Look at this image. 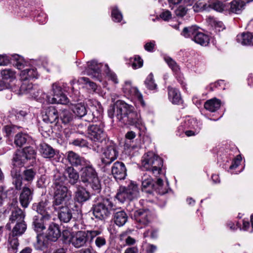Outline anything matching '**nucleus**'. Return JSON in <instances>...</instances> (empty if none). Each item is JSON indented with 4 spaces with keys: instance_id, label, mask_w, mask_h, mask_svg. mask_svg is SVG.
I'll return each mask as SVG.
<instances>
[{
    "instance_id": "nucleus-1",
    "label": "nucleus",
    "mask_w": 253,
    "mask_h": 253,
    "mask_svg": "<svg viewBox=\"0 0 253 253\" xmlns=\"http://www.w3.org/2000/svg\"><path fill=\"white\" fill-rule=\"evenodd\" d=\"M108 114L110 118L116 117L126 125L139 127L143 124L140 113L134 111V107L121 100H117L110 107Z\"/></svg>"
},
{
    "instance_id": "nucleus-2",
    "label": "nucleus",
    "mask_w": 253,
    "mask_h": 253,
    "mask_svg": "<svg viewBox=\"0 0 253 253\" xmlns=\"http://www.w3.org/2000/svg\"><path fill=\"white\" fill-rule=\"evenodd\" d=\"M64 177L59 174H56L54 176L52 206L55 210L58 209L59 206L65 205L71 197V192L67 187L64 185Z\"/></svg>"
},
{
    "instance_id": "nucleus-3",
    "label": "nucleus",
    "mask_w": 253,
    "mask_h": 253,
    "mask_svg": "<svg viewBox=\"0 0 253 253\" xmlns=\"http://www.w3.org/2000/svg\"><path fill=\"white\" fill-rule=\"evenodd\" d=\"M101 233L102 231L100 230H91L79 231L72 234L68 231L65 230L63 232V236L65 240L72 244L74 247L79 248L85 245L89 239L91 242Z\"/></svg>"
},
{
    "instance_id": "nucleus-4",
    "label": "nucleus",
    "mask_w": 253,
    "mask_h": 253,
    "mask_svg": "<svg viewBox=\"0 0 253 253\" xmlns=\"http://www.w3.org/2000/svg\"><path fill=\"white\" fill-rule=\"evenodd\" d=\"M52 88L53 92L52 97L43 93L42 90L38 88L37 85H36V89L35 91L36 94H31V96L38 100L43 102H45L47 103L66 104L68 102L69 100L67 97L63 93L61 86L58 84H53Z\"/></svg>"
},
{
    "instance_id": "nucleus-5",
    "label": "nucleus",
    "mask_w": 253,
    "mask_h": 253,
    "mask_svg": "<svg viewBox=\"0 0 253 253\" xmlns=\"http://www.w3.org/2000/svg\"><path fill=\"white\" fill-rule=\"evenodd\" d=\"M36 211L40 215L34 217L33 225L35 230L41 232L45 229L44 223L51 218L49 203L46 200L41 201L37 206Z\"/></svg>"
},
{
    "instance_id": "nucleus-6",
    "label": "nucleus",
    "mask_w": 253,
    "mask_h": 253,
    "mask_svg": "<svg viewBox=\"0 0 253 253\" xmlns=\"http://www.w3.org/2000/svg\"><path fill=\"white\" fill-rule=\"evenodd\" d=\"M83 167L84 168L82 169L81 176L82 181L86 186L89 185L94 191L99 192L101 184L95 169L90 164L89 161Z\"/></svg>"
},
{
    "instance_id": "nucleus-7",
    "label": "nucleus",
    "mask_w": 253,
    "mask_h": 253,
    "mask_svg": "<svg viewBox=\"0 0 253 253\" xmlns=\"http://www.w3.org/2000/svg\"><path fill=\"white\" fill-rule=\"evenodd\" d=\"M163 166V161L161 158L152 152L143 155L141 159V167L147 171L157 175L160 173Z\"/></svg>"
},
{
    "instance_id": "nucleus-8",
    "label": "nucleus",
    "mask_w": 253,
    "mask_h": 253,
    "mask_svg": "<svg viewBox=\"0 0 253 253\" xmlns=\"http://www.w3.org/2000/svg\"><path fill=\"white\" fill-rule=\"evenodd\" d=\"M182 35L185 38H191L195 42L203 46H206L210 42L209 36L199 31V28L196 26L185 27Z\"/></svg>"
},
{
    "instance_id": "nucleus-9",
    "label": "nucleus",
    "mask_w": 253,
    "mask_h": 253,
    "mask_svg": "<svg viewBox=\"0 0 253 253\" xmlns=\"http://www.w3.org/2000/svg\"><path fill=\"white\" fill-rule=\"evenodd\" d=\"M113 204L109 199L102 201L93 206L92 210L94 216L100 220H104L109 216Z\"/></svg>"
},
{
    "instance_id": "nucleus-10",
    "label": "nucleus",
    "mask_w": 253,
    "mask_h": 253,
    "mask_svg": "<svg viewBox=\"0 0 253 253\" xmlns=\"http://www.w3.org/2000/svg\"><path fill=\"white\" fill-rule=\"evenodd\" d=\"M36 156V152L33 147H25L15 154L13 157V166L21 167L28 160H35Z\"/></svg>"
},
{
    "instance_id": "nucleus-11",
    "label": "nucleus",
    "mask_w": 253,
    "mask_h": 253,
    "mask_svg": "<svg viewBox=\"0 0 253 253\" xmlns=\"http://www.w3.org/2000/svg\"><path fill=\"white\" fill-rule=\"evenodd\" d=\"M104 127V124L102 122L90 125L87 129L88 137L94 142L101 143L107 137Z\"/></svg>"
},
{
    "instance_id": "nucleus-12",
    "label": "nucleus",
    "mask_w": 253,
    "mask_h": 253,
    "mask_svg": "<svg viewBox=\"0 0 253 253\" xmlns=\"http://www.w3.org/2000/svg\"><path fill=\"white\" fill-rule=\"evenodd\" d=\"M163 181L161 178L157 179L154 185L151 177L147 174H144L142 177V189L147 192L151 193V189L156 190L160 194L163 195L167 193V191L162 189Z\"/></svg>"
},
{
    "instance_id": "nucleus-13",
    "label": "nucleus",
    "mask_w": 253,
    "mask_h": 253,
    "mask_svg": "<svg viewBox=\"0 0 253 253\" xmlns=\"http://www.w3.org/2000/svg\"><path fill=\"white\" fill-rule=\"evenodd\" d=\"M118 151L116 145L112 141H108L106 148L104 149L101 156V162L105 166L110 165L117 159Z\"/></svg>"
},
{
    "instance_id": "nucleus-14",
    "label": "nucleus",
    "mask_w": 253,
    "mask_h": 253,
    "mask_svg": "<svg viewBox=\"0 0 253 253\" xmlns=\"http://www.w3.org/2000/svg\"><path fill=\"white\" fill-rule=\"evenodd\" d=\"M123 89L125 94L136 99L138 103H140L142 107L145 106V102L143 99L142 94L139 92L136 87L131 85L130 82L126 81L123 87Z\"/></svg>"
},
{
    "instance_id": "nucleus-15",
    "label": "nucleus",
    "mask_w": 253,
    "mask_h": 253,
    "mask_svg": "<svg viewBox=\"0 0 253 253\" xmlns=\"http://www.w3.org/2000/svg\"><path fill=\"white\" fill-rule=\"evenodd\" d=\"M66 159L73 167H83L86 165L88 161L72 151H69L66 153Z\"/></svg>"
},
{
    "instance_id": "nucleus-16",
    "label": "nucleus",
    "mask_w": 253,
    "mask_h": 253,
    "mask_svg": "<svg viewBox=\"0 0 253 253\" xmlns=\"http://www.w3.org/2000/svg\"><path fill=\"white\" fill-rule=\"evenodd\" d=\"M134 217L137 222L146 226L151 222L152 213L149 210H139L134 212Z\"/></svg>"
},
{
    "instance_id": "nucleus-17",
    "label": "nucleus",
    "mask_w": 253,
    "mask_h": 253,
    "mask_svg": "<svg viewBox=\"0 0 253 253\" xmlns=\"http://www.w3.org/2000/svg\"><path fill=\"white\" fill-rule=\"evenodd\" d=\"M112 174L117 180L124 179L126 175V169L123 162H116L112 167Z\"/></svg>"
},
{
    "instance_id": "nucleus-18",
    "label": "nucleus",
    "mask_w": 253,
    "mask_h": 253,
    "mask_svg": "<svg viewBox=\"0 0 253 253\" xmlns=\"http://www.w3.org/2000/svg\"><path fill=\"white\" fill-rule=\"evenodd\" d=\"M43 120L47 123H56L58 120L59 115L57 110L53 106L48 107L43 115Z\"/></svg>"
},
{
    "instance_id": "nucleus-19",
    "label": "nucleus",
    "mask_w": 253,
    "mask_h": 253,
    "mask_svg": "<svg viewBox=\"0 0 253 253\" xmlns=\"http://www.w3.org/2000/svg\"><path fill=\"white\" fill-rule=\"evenodd\" d=\"M101 65L98 64L95 60H92L87 63V68L84 71V74L91 76L92 78H97L100 71Z\"/></svg>"
},
{
    "instance_id": "nucleus-20",
    "label": "nucleus",
    "mask_w": 253,
    "mask_h": 253,
    "mask_svg": "<svg viewBox=\"0 0 253 253\" xmlns=\"http://www.w3.org/2000/svg\"><path fill=\"white\" fill-rule=\"evenodd\" d=\"M20 167L13 166L11 171L12 183L17 190H20L22 184V177L20 174Z\"/></svg>"
},
{
    "instance_id": "nucleus-21",
    "label": "nucleus",
    "mask_w": 253,
    "mask_h": 253,
    "mask_svg": "<svg viewBox=\"0 0 253 253\" xmlns=\"http://www.w3.org/2000/svg\"><path fill=\"white\" fill-rule=\"evenodd\" d=\"M57 210H59L58 215L61 221L67 223L72 217V210L67 206H59Z\"/></svg>"
},
{
    "instance_id": "nucleus-22",
    "label": "nucleus",
    "mask_w": 253,
    "mask_h": 253,
    "mask_svg": "<svg viewBox=\"0 0 253 253\" xmlns=\"http://www.w3.org/2000/svg\"><path fill=\"white\" fill-rule=\"evenodd\" d=\"M90 198L89 193L83 187H77L75 193V200L79 203H83L87 201Z\"/></svg>"
},
{
    "instance_id": "nucleus-23",
    "label": "nucleus",
    "mask_w": 253,
    "mask_h": 253,
    "mask_svg": "<svg viewBox=\"0 0 253 253\" xmlns=\"http://www.w3.org/2000/svg\"><path fill=\"white\" fill-rule=\"evenodd\" d=\"M32 199V192L28 187H24L20 195L19 200L21 206L27 208Z\"/></svg>"
},
{
    "instance_id": "nucleus-24",
    "label": "nucleus",
    "mask_w": 253,
    "mask_h": 253,
    "mask_svg": "<svg viewBox=\"0 0 253 253\" xmlns=\"http://www.w3.org/2000/svg\"><path fill=\"white\" fill-rule=\"evenodd\" d=\"M61 232L58 225L55 223L50 224L46 233V237L51 241H56L60 236Z\"/></svg>"
},
{
    "instance_id": "nucleus-25",
    "label": "nucleus",
    "mask_w": 253,
    "mask_h": 253,
    "mask_svg": "<svg viewBox=\"0 0 253 253\" xmlns=\"http://www.w3.org/2000/svg\"><path fill=\"white\" fill-rule=\"evenodd\" d=\"M127 215L124 211H117L113 214L114 222L119 227L124 225L127 222Z\"/></svg>"
},
{
    "instance_id": "nucleus-26",
    "label": "nucleus",
    "mask_w": 253,
    "mask_h": 253,
    "mask_svg": "<svg viewBox=\"0 0 253 253\" xmlns=\"http://www.w3.org/2000/svg\"><path fill=\"white\" fill-rule=\"evenodd\" d=\"M65 173L71 184L74 185L78 181L79 174L73 167H67L65 169Z\"/></svg>"
},
{
    "instance_id": "nucleus-27",
    "label": "nucleus",
    "mask_w": 253,
    "mask_h": 253,
    "mask_svg": "<svg viewBox=\"0 0 253 253\" xmlns=\"http://www.w3.org/2000/svg\"><path fill=\"white\" fill-rule=\"evenodd\" d=\"M71 109L75 115L79 118H82L87 115V110L84 103H79L72 104Z\"/></svg>"
},
{
    "instance_id": "nucleus-28",
    "label": "nucleus",
    "mask_w": 253,
    "mask_h": 253,
    "mask_svg": "<svg viewBox=\"0 0 253 253\" xmlns=\"http://www.w3.org/2000/svg\"><path fill=\"white\" fill-rule=\"evenodd\" d=\"M40 152L42 155L46 158H51L55 155L54 150L49 145L42 143L40 145Z\"/></svg>"
},
{
    "instance_id": "nucleus-29",
    "label": "nucleus",
    "mask_w": 253,
    "mask_h": 253,
    "mask_svg": "<svg viewBox=\"0 0 253 253\" xmlns=\"http://www.w3.org/2000/svg\"><path fill=\"white\" fill-rule=\"evenodd\" d=\"M37 76L38 73L36 69L30 67H27L23 70L20 74L21 79L23 81L37 78Z\"/></svg>"
},
{
    "instance_id": "nucleus-30",
    "label": "nucleus",
    "mask_w": 253,
    "mask_h": 253,
    "mask_svg": "<svg viewBox=\"0 0 253 253\" xmlns=\"http://www.w3.org/2000/svg\"><path fill=\"white\" fill-rule=\"evenodd\" d=\"M98 109H95L94 107L92 108V113L87 114L86 119L85 120L88 122H96L98 120H100L102 118V115L103 112L102 108L99 105Z\"/></svg>"
},
{
    "instance_id": "nucleus-31",
    "label": "nucleus",
    "mask_w": 253,
    "mask_h": 253,
    "mask_svg": "<svg viewBox=\"0 0 253 253\" xmlns=\"http://www.w3.org/2000/svg\"><path fill=\"white\" fill-rule=\"evenodd\" d=\"M169 100L175 104H178L181 102V98L178 90L172 87H168Z\"/></svg>"
},
{
    "instance_id": "nucleus-32",
    "label": "nucleus",
    "mask_w": 253,
    "mask_h": 253,
    "mask_svg": "<svg viewBox=\"0 0 253 253\" xmlns=\"http://www.w3.org/2000/svg\"><path fill=\"white\" fill-rule=\"evenodd\" d=\"M220 105L221 102L219 99L212 98L205 102L204 107L206 110L211 112H214L220 108Z\"/></svg>"
},
{
    "instance_id": "nucleus-33",
    "label": "nucleus",
    "mask_w": 253,
    "mask_h": 253,
    "mask_svg": "<svg viewBox=\"0 0 253 253\" xmlns=\"http://www.w3.org/2000/svg\"><path fill=\"white\" fill-rule=\"evenodd\" d=\"M25 218V214L23 211L20 209H16L11 211V214L9 217V220L11 223H14L16 222H24Z\"/></svg>"
},
{
    "instance_id": "nucleus-34",
    "label": "nucleus",
    "mask_w": 253,
    "mask_h": 253,
    "mask_svg": "<svg viewBox=\"0 0 253 253\" xmlns=\"http://www.w3.org/2000/svg\"><path fill=\"white\" fill-rule=\"evenodd\" d=\"M237 41L243 45H253V35L250 33H242L237 36Z\"/></svg>"
},
{
    "instance_id": "nucleus-35",
    "label": "nucleus",
    "mask_w": 253,
    "mask_h": 253,
    "mask_svg": "<svg viewBox=\"0 0 253 253\" xmlns=\"http://www.w3.org/2000/svg\"><path fill=\"white\" fill-rule=\"evenodd\" d=\"M12 234L10 235L8 239V251L9 253H16L18 251L19 243L18 239Z\"/></svg>"
},
{
    "instance_id": "nucleus-36",
    "label": "nucleus",
    "mask_w": 253,
    "mask_h": 253,
    "mask_svg": "<svg viewBox=\"0 0 253 253\" xmlns=\"http://www.w3.org/2000/svg\"><path fill=\"white\" fill-rule=\"evenodd\" d=\"M128 191L126 187H120L117 194L116 196V198L121 202L124 203L125 201H131L129 195L128 193Z\"/></svg>"
},
{
    "instance_id": "nucleus-37",
    "label": "nucleus",
    "mask_w": 253,
    "mask_h": 253,
    "mask_svg": "<svg viewBox=\"0 0 253 253\" xmlns=\"http://www.w3.org/2000/svg\"><path fill=\"white\" fill-rule=\"evenodd\" d=\"M126 188L128 191V193L130 195L129 197L131 200L139 197V192L138 186L135 183L130 182V184Z\"/></svg>"
},
{
    "instance_id": "nucleus-38",
    "label": "nucleus",
    "mask_w": 253,
    "mask_h": 253,
    "mask_svg": "<svg viewBox=\"0 0 253 253\" xmlns=\"http://www.w3.org/2000/svg\"><path fill=\"white\" fill-rule=\"evenodd\" d=\"M59 116L62 122L64 124L70 123L74 119L72 113L69 110L66 109L62 110Z\"/></svg>"
},
{
    "instance_id": "nucleus-39",
    "label": "nucleus",
    "mask_w": 253,
    "mask_h": 253,
    "mask_svg": "<svg viewBox=\"0 0 253 253\" xmlns=\"http://www.w3.org/2000/svg\"><path fill=\"white\" fill-rule=\"evenodd\" d=\"M36 85L27 83H23L20 87V91L23 94H36Z\"/></svg>"
},
{
    "instance_id": "nucleus-40",
    "label": "nucleus",
    "mask_w": 253,
    "mask_h": 253,
    "mask_svg": "<svg viewBox=\"0 0 253 253\" xmlns=\"http://www.w3.org/2000/svg\"><path fill=\"white\" fill-rule=\"evenodd\" d=\"M230 11L231 12L238 13L242 10L244 4L243 1L240 0H234L230 3Z\"/></svg>"
},
{
    "instance_id": "nucleus-41",
    "label": "nucleus",
    "mask_w": 253,
    "mask_h": 253,
    "mask_svg": "<svg viewBox=\"0 0 253 253\" xmlns=\"http://www.w3.org/2000/svg\"><path fill=\"white\" fill-rule=\"evenodd\" d=\"M13 61V65L17 69L21 70L27 66L26 62L23 58L19 55L15 54L12 56V59Z\"/></svg>"
},
{
    "instance_id": "nucleus-42",
    "label": "nucleus",
    "mask_w": 253,
    "mask_h": 253,
    "mask_svg": "<svg viewBox=\"0 0 253 253\" xmlns=\"http://www.w3.org/2000/svg\"><path fill=\"white\" fill-rule=\"evenodd\" d=\"M26 228L27 226L24 221L17 222L13 227L11 234L16 236L21 235L25 231Z\"/></svg>"
},
{
    "instance_id": "nucleus-43",
    "label": "nucleus",
    "mask_w": 253,
    "mask_h": 253,
    "mask_svg": "<svg viewBox=\"0 0 253 253\" xmlns=\"http://www.w3.org/2000/svg\"><path fill=\"white\" fill-rule=\"evenodd\" d=\"M190 123L191 125L190 127L193 128L195 129V131L193 130H187L185 131V133L187 136H191L195 135L197 134L200 129V127L199 126L198 123L196 120L194 119H191L188 121Z\"/></svg>"
},
{
    "instance_id": "nucleus-44",
    "label": "nucleus",
    "mask_w": 253,
    "mask_h": 253,
    "mask_svg": "<svg viewBox=\"0 0 253 253\" xmlns=\"http://www.w3.org/2000/svg\"><path fill=\"white\" fill-rule=\"evenodd\" d=\"M29 136L26 133H19L16 135L14 139L15 144L18 147H21L26 143Z\"/></svg>"
},
{
    "instance_id": "nucleus-45",
    "label": "nucleus",
    "mask_w": 253,
    "mask_h": 253,
    "mask_svg": "<svg viewBox=\"0 0 253 253\" xmlns=\"http://www.w3.org/2000/svg\"><path fill=\"white\" fill-rule=\"evenodd\" d=\"M0 74L3 80H9L10 82L16 77L15 71L10 69H5L1 70Z\"/></svg>"
},
{
    "instance_id": "nucleus-46",
    "label": "nucleus",
    "mask_w": 253,
    "mask_h": 253,
    "mask_svg": "<svg viewBox=\"0 0 253 253\" xmlns=\"http://www.w3.org/2000/svg\"><path fill=\"white\" fill-rule=\"evenodd\" d=\"M111 16L112 20L115 22H120L123 19V15L117 6L112 8Z\"/></svg>"
},
{
    "instance_id": "nucleus-47",
    "label": "nucleus",
    "mask_w": 253,
    "mask_h": 253,
    "mask_svg": "<svg viewBox=\"0 0 253 253\" xmlns=\"http://www.w3.org/2000/svg\"><path fill=\"white\" fill-rule=\"evenodd\" d=\"M208 23L212 27H214L216 30L218 31L222 30L224 29V26L223 23L221 21H218L213 17H209L208 18Z\"/></svg>"
},
{
    "instance_id": "nucleus-48",
    "label": "nucleus",
    "mask_w": 253,
    "mask_h": 253,
    "mask_svg": "<svg viewBox=\"0 0 253 253\" xmlns=\"http://www.w3.org/2000/svg\"><path fill=\"white\" fill-rule=\"evenodd\" d=\"M165 60L173 72L176 73L179 72L180 70L179 66L171 57L169 56L165 57Z\"/></svg>"
},
{
    "instance_id": "nucleus-49",
    "label": "nucleus",
    "mask_w": 253,
    "mask_h": 253,
    "mask_svg": "<svg viewBox=\"0 0 253 253\" xmlns=\"http://www.w3.org/2000/svg\"><path fill=\"white\" fill-rule=\"evenodd\" d=\"M78 82L80 84H85L87 85V87H89L94 91L96 89V84L93 82H90L87 78L81 77L78 79Z\"/></svg>"
},
{
    "instance_id": "nucleus-50",
    "label": "nucleus",
    "mask_w": 253,
    "mask_h": 253,
    "mask_svg": "<svg viewBox=\"0 0 253 253\" xmlns=\"http://www.w3.org/2000/svg\"><path fill=\"white\" fill-rule=\"evenodd\" d=\"M36 175V171L33 169H26L23 172V178L27 181H31L33 180Z\"/></svg>"
},
{
    "instance_id": "nucleus-51",
    "label": "nucleus",
    "mask_w": 253,
    "mask_h": 253,
    "mask_svg": "<svg viewBox=\"0 0 253 253\" xmlns=\"http://www.w3.org/2000/svg\"><path fill=\"white\" fill-rule=\"evenodd\" d=\"M145 84L147 87L150 90H153L156 88L157 85L154 83L153 75L152 73H150L148 76L145 80Z\"/></svg>"
},
{
    "instance_id": "nucleus-52",
    "label": "nucleus",
    "mask_w": 253,
    "mask_h": 253,
    "mask_svg": "<svg viewBox=\"0 0 253 253\" xmlns=\"http://www.w3.org/2000/svg\"><path fill=\"white\" fill-rule=\"evenodd\" d=\"M131 66L134 69H138L143 66V60L138 56H135L130 60Z\"/></svg>"
},
{
    "instance_id": "nucleus-53",
    "label": "nucleus",
    "mask_w": 253,
    "mask_h": 253,
    "mask_svg": "<svg viewBox=\"0 0 253 253\" xmlns=\"http://www.w3.org/2000/svg\"><path fill=\"white\" fill-rule=\"evenodd\" d=\"M94 238L95 245L97 248L101 249L106 245V240L104 236H99V235H98Z\"/></svg>"
},
{
    "instance_id": "nucleus-54",
    "label": "nucleus",
    "mask_w": 253,
    "mask_h": 253,
    "mask_svg": "<svg viewBox=\"0 0 253 253\" xmlns=\"http://www.w3.org/2000/svg\"><path fill=\"white\" fill-rule=\"evenodd\" d=\"M210 7L217 11L222 12L224 9L225 5L223 2L219 1H216L211 3L210 4Z\"/></svg>"
},
{
    "instance_id": "nucleus-55",
    "label": "nucleus",
    "mask_w": 253,
    "mask_h": 253,
    "mask_svg": "<svg viewBox=\"0 0 253 253\" xmlns=\"http://www.w3.org/2000/svg\"><path fill=\"white\" fill-rule=\"evenodd\" d=\"M187 12V9L184 7L179 6L175 11L176 16L179 17L184 16Z\"/></svg>"
},
{
    "instance_id": "nucleus-56",
    "label": "nucleus",
    "mask_w": 253,
    "mask_h": 253,
    "mask_svg": "<svg viewBox=\"0 0 253 253\" xmlns=\"http://www.w3.org/2000/svg\"><path fill=\"white\" fill-rule=\"evenodd\" d=\"M242 160V158L240 155H238L234 160L232 164L230 166V169H233L237 168L240 164Z\"/></svg>"
},
{
    "instance_id": "nucleus-57",
    "label": "nucleus",
    "mask_w": 253,
    "mask_h": 253,
    "mask_svg": "<svg viewBox=\"0 0 253 253\" xmlns=\"http://www.w3.org/2000/svg\"><path fill=\"white\" fill-rule=\"evenodd\" d=\"M160 17L165 21H168L171 18V14L169 10H165L160 14Z\"/></svg>"
},
{
    "instance_id": "nucleus-58",
    "label": "nucleus",
    "mask_w": 253,
    "mask_h": 253,
    "mask_svg": "<svg viewBox=\"0 0 253 253\" xmlns=\"http://www.w3.org/2000/svg\"><path fill=\"white\" fill-rule=\"evenodd\" d=\"M9 63V58L6 55H0V66H5Z\"/></svg>"
},
{
    "instance_id": "nucleus-59",
    "label": "nucleus",
    "mask_w": 253,
    "mask_h": 253,
    "mask_svg": "<svg viewBox=\"0 0 253 253\" xmlns=\"http://www.w3.org/2000/svg\"><path fill=\"white\" fill-rule=\"evenodd\" d=\"M155 45V41H151L146 43L144 45L145 49L148 51H153V48Z\"/></svg>"
},
{
    "instance_id": "nucleus-60",
    "label": "nucleus",
    "mask_w": 253,
    "mask_h": 253,
    "mask_svg": "<svg viewBox=\"0 0 253 253\" xmlns=\"http://www.w3.org/2000/svg\"><path fill=\"white\" fill-rule=\"evenodd\" d=\"M107 76L108 78L111 80L115 84H118V80L117 78V77L116 75L113 73L111 72L110 71H109L107 73Z\"/></svg>"
},
{
    "instance_id": "nucleus-61",
    "label": "nucleus",
    "mask_w": 253,
    "mask_h": 253,
    "mask_svg": "<svg viewBox=\"0 0 253 253\" xmlns=\"http://www.w3.org/2000/svg\"><path fill=\"white\" fill-rule=\"evenodd\" d=\"M124 253H138V249L137 246L129 247L125 250Z\"/></svg>"
},
{
    "instance_id": "nucleus-62",
    "label": "nucleus",
    "mask_w": 253,
    "mask_h": 253,
    "mask_svg": "<svg viewBox=\"0 0 253 253\" xmlns=\"http://www.w3.org/2000/svg\"><path fill=\"white\" fill-rule=\"evenodd\" d=\"M157 248L155 245L148 244L146 249L147 253H154L157 251Z\"/></svg>"
},
{
    "instance_id": "nucleus-63",
    "label": "nucleus",
    "mask_w": 253,
    "mask_h": 253,
    "mask_svg": "<svg viewBox=\"0 0 253 253\" xmlns=\"http://www.w3.org/2000/svg\"><path fill=\"white\" fill-rule=\"evenodd\" d=\"M73 144L75 146L82 147L85 145L86 142L83 139H77L73 142Z\"/></svg>"
},
{
    "instance_id": "nucleus-64",
    "label": "nucleus",
    "mask_w": 253,
    "mask_h": 253,
    "mask_svg": "<svg viewBox=\"0 0 253 253\" xmlns=\"http://www.w3.org/2000/svg\"><path fill=\"white\" fill-rule=\"evenodd\" d=\"M13 127L9 126H6L3 128V131L5 133V135L8 137L13 132Z\"/></svg>"
}]
</instances>
